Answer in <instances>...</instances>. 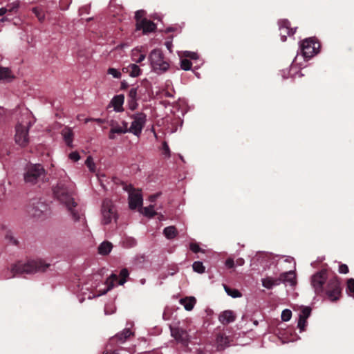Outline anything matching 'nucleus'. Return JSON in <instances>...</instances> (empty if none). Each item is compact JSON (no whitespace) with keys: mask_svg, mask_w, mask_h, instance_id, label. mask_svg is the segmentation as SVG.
<instances>
[{"mask_svg":"<svg viewBox=\"0 0 354 354\" xmlns=\"http://www.w3.org/2000/svg\"><path fill=\"white\" fill-rule=\"evenodd\" d=\"M74 186L71 182L60 181L53 188L55 197L66 207L71 214L72 219L77 223V227L82 232L88 231L86 221L83 214L80 213L76 208L77 203L73 198Z\"/></svg>","mask_w":354,"mask_h":354,"instance_id":"obj_1","label":"nucleus"},{"mask_svg":"<svg viewBox=\"0 0 354 354\" xmlns=\"http://www.w3.org/2000/svg\"><path fill=\"white\" fill-rule=\"evenodd\" d=\"M48 266L49 264L42 259L29 260L26 263L19 262L11 266L10 271L11 274L8 276V278L44 272Z\"/></svg>","mask_w":354,"mask_h":354,"instance_id":"obj_2","label":"nucleus"},{"mask_svg":"<svg viewBox=\"0 0 354 354\" xmlns=\"http://www.w3.org/2000/svg\"><path fill=\"white\" fill-rule=\"evenodd\" d=\"M151 70L160 75L165 73L169 68V64L165 59L162 51L159 49H153L148 57Z\"/></svg>","mask_w":354,"mask_h":354,"instance_id":"obj_3","label":"nucleus"},{"mask_svg":"<svg viewBox=\"0 0 354 354\" xmlns=\"http://www.w3.org/2000/svg\"><path fill=\"white\" fill-rule=\"evenodd\" d=\"M118 215L117 209L109 198L103 200L100 209V222L102 225H109L116 222Z\"/></svg>","mask_w":354,"mask_h":354,"instance_id":"obj_4","label":"nucleus"},{"mask_svg":"<svg viewBox=\"0 0 354 354\" xmlns=\"http://www.w3.org/2000/svg\"><path fill=\"white\" fill-rule=\"evenodd\" d=\"M132 120L129 128V133L140 137L147 122V115L142 112H138L131 115Z\"/></svg>","mask_w":354,"mask_h":354,"instance_id":"obj_5","label":"nucleus"},{"mask_svg":"<svg viewBox=\"0 0 354 354\" xmlns=\"http://www.w3.org/2000/svg\"><path fill=\"white\" fill-rule=\"evenodd\" d=\"M45 170L39 164L30 165L27 167L24 174V180L27 183L35 184L44 176Z\"/></svg>","mask_w":354,"mask_h":354,"instance_id":"obj_6","label":"nucleus"},{"mask_svg":"<svg viewBox=\"0 0 354 354\" xmlns=\"http://www.w3.org/2000/svg\"><path fill=\"white\" fill-rule=\"evenodd\" d=\"M320 47L319 44L313 37L304 39L300 44L302 56L305 59H310L316 55Z\"/></svg>","mask_w":354,"mask_h":354,"instance_id":"obj_7","label":"nucleus"},{"mask_svg":"<svg viewBox=\"0 0 354 354\" xmlns=\"http://www.w3.org/2000/svg\"><path fill=\"white\" fill-rule=\"evenodd\" d=\"M30 126V122L19 123L16 126L15 140L21 147H26L29 142L28 131Z\"/></svg>","mask_w":354,"mask_h":354,"instance_id":"obj_8","label":"nucleus"},{"mask_svg":"<svg viewBox=\"0 0 354 354\" xmlns=\"http://www.w3.org/2000/svg\"><path fill=\"white\" fill-rule=\"evenodd\" d=\"M325 292L331 301H335L339 299L341 288L339 281L337 277H333L328 280Z\"/></svg>","mask_w":354,"mask_h":354,"instance_id":"obj_9","label":"nucleus"},{"mask_svg":"<svg viewBox=\"0 0 354 354\" xmlns=\"http://www.w3.org/2000/svg\"><path fill=\"white\" fill-rule=\"evenodd\" d=\"M327 279V272L326 270H321L311 277V286L314 289L315 294L319 295L324 292V284Z\"/></svg>","mask_w":354,"mask_h":354,"instance_id":"obj_10","label":"nucleus"},{"mask_svg":"<svg viewBox=\"0 0 354 354\" xmlns=\"http://www.w3.org/2000/svg\"><path fill=\"white\" fill-rule=\"evenodd\" d=\"M48 210V205L41 201H33L28 207V212L32 217L40 218L45 216Z\"/></svg>","mask_w":354,"mask_h":354,"instance_id":"obj_11","label":"nucleus"},{"mask_svg":"<svg viewBox=\"0 0 354 354\" xmlns=\"http://www.w3.org/2000/svg\"><path fill=\"white\" fill-rule=\"evenodd\" d=\"M142 196L140 191L131 188L129 190V205L131 209H134L142 205Z\"/></svg>","mask_w":354,"mask_h":354,"instance_id":"obj_12","label":"nucleus"},{"mask_svg":"<svg viewBox=\"0 0 354 354\" xmlns=\"http://www.w3.org/2000/svg\"><path fill=\"white\" fill-rule=\"evenodd\" d=\"M278 24L282 41H285L286 40V35L290 36L295 34L296 28L295 29L290 28V22L288 20H280L279 21Z\"/></svg>","mask_w":354,"mask_h":354,"instance_id":"obj_13","label":"nucleus"},{"mask_svg":"<svg viewBox=\"0 0 354 354\" xmlns=\"http://www.w3.org/2000/svg\"><path fill=\"white\" fill-rule=\"evenodd\" d=\"M156 28V24L147 19H142L136 23V30H142L145 35L154 31Z\"/></svg>","mask_w":354,"mask_h":354,"instance_id":"obj_14","label":"nucleus"},{"mask_svg":"<svg viewBox=\"0 0 354 354\" xmlns=\"http://www.w3.org/2000/svg\"><path fill=\"white\" fill-rule=\"evenodd\" d=\"M118 281V276L115 274H111V276L106 279L105 285L106 288L103 290H99V292L97 295L93 294L92 295L90 294L88 296V299H91L95 297H99L100 295L106 294L109 290H110L115 285V282Z\"/></svg>","mask_w":354,"mask_h":354,"instance_id":"obj_15","label":"nucleus"},{"mask_svg":"<svg viewBox=\"0 0 354 354\" xmlns=\"http://www.w3.org/2000/svg\"><path fill=\"white\" fill-rule=\"evenodd\" d=\"M280 280V284L281 283L287 285L293 286L296 284V275L294 271L290 270L288 272H282L278 277Z\"/></svg>","mask_w":354,"mask_h":354,"instance_id":"obj_16","label":"nucleus"},{"mask_svg":"<svg viewBox=\"0 0 354 354\" xmlns=\"http://www.w3.org/2000/svg\"><path fill=\"white\" fill-rule=\"evenodd\" d=\"M171 333L177 341L185 343L188 340L187 333L181 328H171Z\"/></svg>","mask_w":354,"mask_h":354,"instance_id":"obj_17","label":"nucleus"},{"mask_svg":"<svg viewBox=\"0 0 354 354\" xmlns=\"http://www.w3.org/2000/svg\"><path fill=\"white\" fill-rule=\"evenodd\" d=\"M111 129H112V132H115L118 134H124L129 132L128 122L124 120L122 121L121 124L117 122H112Z\"/></svg>","mask_w":354,"mask_h":354,"instance_id":"obj_18","label":"nucleus"},{"mask_svg":"<svg viewBox=\"0 0 354 354\" xmlns=\"http://www.w3.org/2000/svg\"><path fill=\"white\" fill-rule=\"evenodd\" d=\"M131 57L135 63H141L146 58V53L142 50V47H136L131 50Z\"/></svg>","mask_w":354,"mask_h":354,"instance_id":"obj_19","label":"nucleus"},{"mask_svg":"<svg viewBox=\"0 0 354 354\" xmlns=\"http://www.w3.org/2000/svg\"><path fill=\"white\" fill-rule=\"evenodd\" d=\"M122 71L131 77H138L141 74V69L136 63L129 64L128 66L123 67Z\"/></svg>","mask_w":354,"mask_h":354,"instance_id":"obj_20","label":"nucleus"},{"mask_svg":"<svg viewBox=\"0 0 354 354\" xmlns=\"http://www.w3.org/2000/svg\"><path fill=\"white\" fill-rule=\"evenodd\" d=\"M133 333L129 328H124L122 332L118 333L111 338V341H117L120 344L124 343L127 338L133 335Z\"/></svg>","mask_w":354,"mask_h":354,"instance_id":"obj_21","label":"nucleus"},{"mask_svg":"<svg viewBox=\"0 0 354 354\" xmlns=\"http://www.w3.org/2000/svg\"><path fill=\"white\" fill-rule=\"evenodd\" d=\"M15 78L9 68L0 66V82H9Z\"/></svg>","mask_w":354,"mask_h":354,"instance_id":"obj_22","label":"nucleus"},{"mask_svg":"<svg viewBox=\"0 0 354 354\" xmlns=\"http://www.w3.org/2000/svg\"><path fill=\"white\" fill-rule=\"evenodd\" d=\"M262 286L267 289H272L273 287L280 284V280L278 278L266 277L261 279Z\"/></svg>","mask_w":354,"mask_h":354,"instance_id":"obj_23","label":"nucleus"},{"mask_svg":"<svg viewBox=\"0 0 354 354\" xmlns=\"http://www.w3.org/2000/svg\"><path fill=\"white\" fill-rule=\"evenodd\" d=\"M61 134H62L66 144L69 147H72L73 138V133L72 129L69 127H65L62 130Z\"/></svg>","mask_w":354,"mask_h":354,"instance_id":"obj_24","label":"nucleus"},{"mask_svg":"<svg viewBox=\"0 0 354 354\" xmlns=\"http://www.w3.org/2000/svg\"><path fill=\"white\" fill-rule=\"evenodd\" d=\"M235 316L232 310H225L219 315V321L223 324H229L234 322Z\"/></svg>","mask_w":354,"mask_h":354,"instance_id":"obj_25","label":"nucleus"},{"mask_svg":"<svg viewBox=\"0 0 354 354\" xmlns=\"http://www.w3.org/2000/svg\"><path fill=\"white\" fill-rule=\"evenodd\" d=\"M196 303V300L194 297H185L180 299V304H182L187 311L192 310Z\"/></svg>","mask_w":354,"mask_h":354,"instance_id":"obj_26","label":"nucleus"},{"mask_svg":"<svg viewBox=\"0 0 354 354\" xmlns=\"http://www.w3.org/2000/svg\"><path fill=\"white\" fill-rule=\"evenodd\" d=\"M216 345L218 350H223L230 345V339L224 334H218L216 337Z\"/></svg>","mask_w":354,"mask_h":354,"instance_id":"obj_27","label":"nucleus"},{"mask_svg":"<svg viewBox=\"0 0 354 354\" xmlns=\"http://www.w3.org/2000/svg\"><path fill=\"white\" fill-rule=\"evenodd\" d=\"M124 103V96L119 95L115 96L111 100V104L114 108V110L117 112L122 111V104Z\"/></svg>","mask_w":354,"mask_h":354,"instance_id":"obj_28","label":"nucleus"},{"mask_svg":"<svg viewBox=\"0 0 354 354\" xmlns=\"http://www.w3.org/2000/svg\"><path fill=\"white\" fill-rule=\"evenodd\" d=\"M113 248V245L109 241H103L98 247V252L102 255H107Z\"/></svg>","mask_w":354,"mask_h":354,"instance_id":"obj_29","label":"nucleus"},{"mask_svg":"<svg viewBox=\"0 0 354 354\" xmlns=\"http://www.w3.org/2000/svg\"><path fill=\"white\" fill-rule=\"evenodd\" d=\"M298 59V55H297L290 66V68L289 69L283 70L281 71V75L283 78L286 79L289 77H294L295 74L296 73L297 68L295 67V64H296L297 60Z\"/></svg>","mask_w":354,"mask_h":354,"instance_id":"obj_30","label":"nucleus"},{"mask_svg":"<svg viewBox=\"0 0 354 354\" xmlns=\"http://www.w3.org/2000/svg\"><path fill=\"white\" fill-rule=\"evenodd\" d=\"M120 244L124 248H131L137 245V241L133 237L125 236L122 239Z\"/></svg>","mask_w":354,"mask_h":354,"instance_id":"obj_31","label":"nucleus"},{"mask_svg":"<svg viewBox=\"0 0 354 354\" xmlns=\"http://www.w3.org/2000/svg\"><path fill=\"white\" fill-rule=\"evenodd\" d=\"M163 234L167 239H172L177 236L178 232L174 226H169L164 229Z\"/></svg>","mask_w":354,"mask_h":354,"instance_id":"obj_32","label":"nucleus"},{"mask_svg":"<svg viewBox=\"0 0 354 354\" xmlns=\"http://www.w3.org/2000/svg\"><path fill=\"white\" fill-rule=\"evenodd\" d=\"M226 293L232 298H239L242 296L241 293L236 289L231 288L227 286H224Z\"/></svg>","mask_w":354,"mask_h":354,"instance_id":"obj_33","label":"nucleus"},{"mask_svg":"<svg viewBox=\"0 0 354 354\" xmlns=\"http://www.w3.org/2000/svg\"><path fill=\"white\" fill-rule=\"evenodd\" d=\"M141 213L147 217H153L156 213L154 211L153 205H149L140 209Z\"/></svg>","mask_w":354,"mask_h":354,"instance_id":"obj_34","label":"nucleus"},{"mask_svg":"<svg viewBox=\"0 0 354 354\" xmlns=\"http://www.w3.org/2000/svg\"><path fill=\"white\" fill-rule=\"evenodd\" d=\"M346 292L348 296L354 298V279H349L347 281Z\"/></svg>","mask_w":354,"mask_h":354,"instance_id":"obj_35","label":"nucleus"},{"mask_svg":"<svg viewBox=\"0 0 354 354\" xmlns=\"http://www.w3.org/2000/svg\"><path fill=\"white\" fill-rule=\"evenodd\" d=\"M129 273L127 268H123L120 270V279L118 281V284L122 286L127 281V278L129 277Z\"/></svg>","mask_w":354,"mask_h":354,"instance_id":"obj_36","label":"nucleus"},{"mask_svg":"<svg viewBox=\"0 0 354 354\" xmlns=\"http://www.w3.org/2000/svg\"><path fill=\"white\" fill-rule=\"evenodd\" d=\"M192 268L194 272L202 274L205 272V268L203 263L201 261H195L192 265Z\"/></svg>","mask_w":354,"mask_h":354,"instance_id":"obj_37","label":"nucleus"},{"mask_svg":"<svg viewBox=\"0 0 354 354\" xmlns=\"http://www.w3.org/2000/svg\"><path fill=\"white\" fill-rule=\"evenodd\" d=\"M85 164H86V167L88 168L90 171H91V172L95 171V164L93 159L91 156L87 157V158L85 161Z\"/></svg>","mask_w":354,"mask_h":354,"instance_id":"obj_38","label":"nucleus"},{"mask_svg":"<svg viewBox=\"0 0 354 354\" xmlns=\"http://www.w3.org/2000/svg\"><path fill=\"white\" fill-rule=\"evenodd\" d=\"M32 12L36 15L39 21H43L44 20L45 15L41 8H33Z\"/></svg>","mask_w":354,"mask_h":354,"instance_id":"obj_39","label":"nucleus"},{"mask_svg":"<svg viewBox=\"0 0 354 354\" xmlns=\"http://www.w3.org/2000/svg\"><path fill=\"white\" fill-rule=\"evenodd\" d=\"M192 62L187 59H183L180 61V67L184 71H189L192 68Z\"/></svg>","mask_w":354,"mask_h":354,"instance_id":"obj_40","label":"nucleus"},{"mask_svg":"<svg viewBox=\"0 0 354 354\" xmlns=\"http://www.w3.org/2000/svg\"><path fill=\"white\" fill-rule=\"evenodd\" d=\"M291 317H292V312L290 310L285 309L282 311L281 317L283 322L289 321L291 319Z\"/></svg>","mask_w":354,"mask_h":354,"instance_id":"obj_41","label":"nucleus"},{"mask_svg":"<svg viewBox=\"0 0 354 354\" xmlns=\"http://www.w3.org/2000/svg\"><path fill=\"white\" fill-rule=\"evenodd\" d=\"M311 313V309L309 307H304L302 308L299 317L308 319Z\"/></svg>","mask_w":354,"mask_h":354,"instance_id":"obj_42","label":"nucleus"},{"mask_svg":"<svg viewBox=\"0 0 354 354\" xmlns=\"http://www.w3.org/2000/svg\"><path fill=\"white\" fill-rule=\"evenodd\" d=\"M162 153L167 158H169L170 156V149L167 142H162Z\"/></svg>","mask_w":354,"mask_h":354,"instance_id":"obj_43","label":"nucleus"},{"mask_svg":"<svg viewBox=\"0 0 354 354\" xmlns=\"http://www.w3.org/2000/svg\"><path fill=\"white\" fill-rule=\"evenodd\" d=\"M306 324H307V319L299 317L297 326L300 329V332H302L304 330Z\"/></svg>","mask_w":354,"mask_h":354,"instance_id":"obj_44","label":"nucleus"},{"mask_svg":"<svg viewBox=\"0 0 354 354\" xmlns=\"http://www.w3.org/2000/svg\"><path fill=\"white\" fill-rule=\"evenodd\" d=\"M145 15V10H138L135 14V18L136 20V23L138 21H141L142 19H147L146 18L144 17Z\"/></svg>","mask_w":354,"mask_h":354,"instance_id":"obj_45","label":"nucleus"},{"mask_svg":"<svg viewBox=\"0 0 354 354\" xmlns=\"http://www.w3.org/2000/svg\"><path fill=\"white\" fill-rule=\"evenodd\" d=\"M108 73L111 75L115 78H120L121 76L120 72L113 68H109Z\"/></svg>","mask_w":354,"mask_h":354,"instance_id":"obj_46","label":"nucleus"},{"mask_svg":"<svg viewBox=\"0 0 354 354\" xmlns=\"http://www.w3.org/2000/svg\"><path fill=\"white\" fill-rule=\"evenodd\" d=\"M183 55L185 57H188V58H190L192 59H194V60H196L198 59V55L194 53V52H191V51H185L183 53Z\"/></svg>","mask_w":354,"mask_h":354,"instance_id":"obj_47","label":"nucleus"},{"mask_svg":"<svg viewBox=\"0 0 354 354\" xmlns=\"http://www.w3.org/2000/svg\"><path fill=\"white\" fill-rule=\"evenodd\" d=\"M115 310V307L113 305H106L104 308V313L106 315H111Z\"/></svg>","mask_w":354,"mask_h":354,"instance_id":"obj_48","label":"nucleus"},{"mask_svg":"<svg viewBox=\"0 0 354 354\" xmlns=\"http://www.w3.org/2000/svg\"><path fill=\"white\" fill-rule=\"evenodd\" d=\"M136 96H137V88H131L129 92V100H136Z\"/></svg>","mask_w":354,"mask_h":354,"instance_id":"obj_49","label":"nucleus"},{"mask_svg":"<svg viewBox=\"0 0 354 354\" xmlns=\"http://www.w3.org/2000/svg\"><path fill=\"white\" fill-rule=\"evenodd\" d=\"M69 158L71 160L76 162L80 159V156L77 151H73L69 154Z\"/></svg>","mask_w":354,"mask_h":354,"instance_id":"obj_50","label":"nucleus"},{"mask_svg":"<svg viewBox=\"0 0 354 354\" xmlns=\"http://www.w3.org/2000/svg\"><path fill=\"white\" fill-rule=\"evenodd\" d=\"M225 266H226L227 268H234V266H235V263H234V259H232V258H228V259L225 261Z\"/></svg>","mask_w":354,"mask_h":354,"instance_id":"obj_51","label":"nucleus"},{"mask_svg":"<svg viewBox=\"0 0 354 354\" xmlns=\"http://www.w3.org/2000/svg\"><path fill=\"white\" fill-rule=\"evenodd\" d=\"M189 248L194 253H197L201 250L199 245L196 243H191L189 245Z\"/></svg>","mask_w":354,"mask_h":354,"instance_id":"obj_52","label":"nucleus"},{"mask_svg":"<svg viewBox=\"0 0 354 354\" xmlns=\"http://www.w3.org/2000/svg\"><path fill=\"white\" fill-rule=\"evenodd\" d=\"M261 256H262V261H263V259H265V260L266 259L272 260V262H273L274 259L276 258V257H274L272 254H267V253L261 254Z\"/></svg>","mask_w":354,"mask_h":354,"instance_id":"obj_53","label":"nucleus"},{"mask_svg":"<svg viewBox=\"0 0 354 354\" xmlns=\"http://www.w3.org/2000/svg\"><path fill=\"white\" fill-rule=\"evenodd\" d=\"M18 6H19V5L17 3H14L11 5H8L7 7L8 12H12L16 11L18 8Z\"/></svg>","mask_w":354,"mask_h":354,"instance_id":"obj_54","label":"nucleus"},{"mask_svg":"<svg viewBox=\"0 0 354 354\" xmlns=\"http://www.w3.org/2000/svg\"><path fill=\"white\" fill-rule=\"evenodd\" d=\"M339 272L342 274H346L348 272V268L346 264H342L339 267Z\"/></svg>","mask_w":354,"mask_h":354,"instance_id":"obj_55","label":"nucleus"},{"mask_svg":"<svg viewBox=\"0 0 354 354\" xmlns=\"http://www.w3.org/2000/svg\"><path fill=\"white\" fill-rule=\"evenodd\" d=\"M129 109L131 110H134L136 109V106H137V104H136V100H129Z\"/></svg>","mask_w":354,"mask_h":354,"instance_id":"obj_56","label":"nucleus"},{"mask_svg":"<svg viewBox=\"0 0 354 354\" xmlns=\"http://www.w3.org/2000/svg\"><path fill=\"white\" fill-rule=\"evenodd\" d=\"M235 265L237 266H241L245 263V261L243 258H239L236 260Z\"/></svg>","mask_w":354,"mask_h":354,"instance_id":"obj_57","label":"nucleus"},{"mask_svg":"<svg viewBox=\"0 0 354 354\" xmlns=\"http://www.w3.org/2000/svg\"><path fill=\"white\" fill-rule=\"evenodd\" d=\"M285 261L286 262H288V263H292L294 266H295V261L294 260V259L292 257H288L286 259H285Z\"/></svg>","mask_w":354,"mask_h":354,"instance_id":"obj_58","label":"nucleus"},{"mask_svg":"<svg viewBox=\"0 0 354 354\" xmlns=\"http://www.w3.org/2000/svg\"><path fill=\"white\" fill-rule=\"evenodd\" d=\"M8 12L7 8H0V16H3Z\"/></svg>","mask_w":354,"mask_h":354,"instance_id":"obj_59","label":"nucleus"},{"mask_svg":"<svg viewBox=\"0 0 354 354\" xmlns=\"http://www.w3.org/2000/svg\"><path fill=\"white\" fill-rule=\"evenodd\" d=\"M115 133H116L115 132H112V129H111L110 131H109V139H111V140L115 139Z\"/></svg>","mask_w":354,"mask_h":354,"instance_id":"obj_60","label":"nucleus"},{"mask_svg":"<svg viewBox=\"0 0 354 354\" xmlns=\"http://www.w3.org/2000/svg\"><path fill=\"white\" fill-rule=\"evenodd\" d=\"M158 196V194H155V195L151 196L149 197L150 201L153 202Z\"/></svg>","mask_w":354,"mask_h":354,"instance_id":"obj_61","label":"nucleus"},{"mask_svg":"<svg viewBox=\"0 0 354 354\" xmlns=\"http://www.w3.org/2000/svg\"><path fill=\"white\" fill-rule=\"evenodd\" d=\"M9 21V19L7 17H3L0 19V22H5Z\"/></svg>","mask_w":354,"mask_h":354,"instance_id":"obj_62","label":"nucleus"},{"mask_svg":"<svg viewBox=\"0 0 354 354\" xmlns=\"http://www.w3.org/2000/svg\"><path fill=\"white\" fill-rule=\"evenodd\" d=\"M166 46H167V48H168L169 50H171V43H169V42H167V43H166Z\"/></svg>","mask_w":354,"mask_h":354,"instance_id":"obj_63","label":"nucleus"},{"mask_svg":"<svg viewBox=\"0 0 354 354\" xmlns=\"http://www.w3.org/2000/svg\"><path fill=\"white\" fill-rule=\"evenodd\" d=\"M4 113V111H3V109L2 107L0 106V116L3 114Z\"/></svg>","mask_w":354,"mask_h":354,"instance_id":"obj_64","label":"nucleus"}]
</instances>
